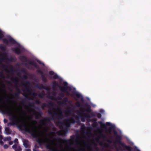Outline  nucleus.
Listing matches in <instances>:
<instances>
[{"instance_id":"1","label":"nucleus","mask_w":151,"mask_h":151,"mask_svg":"<svg viewBox=\"0 0 151 151\" xmlns=\"http://www.w3.org/2000/svg\"><path fill=\"white\" fill-rule=\"evenodd\" d=\"M68 99L64 98L61 101H57L55 102L58 105L56 104L53 101H50L47 104H43L41 105L42 109L45 108H48V112L50 115L49 118H44L40 120V123L41 127H43L45 131L52 130L56 131V129L52 124L51 120L54 121L57 123L61 130L56 132L59 135L65 136L68 132V128L70 126V124H74L75 121L74 118H70L64 119V115L60 106L63 105L66 106L67 105Z\"/></svg>"},{"instance_id":"2","label":"nucleus","mask_w":151,"mask_h":151,"mask_svg":"<svg viewBox=\"0 0 151 151\" xmlns=\"http://www.w3.org/2000/svg\"><path fill=\"white\" fill-rule=\"evenodd\" d=\"M85 128L84 125L81 126L82 134L78 135L75 139L78 150L73 148V151H104L109 148V144L104 141L107 138V136L103 133L102 130H99V134L96 136L97 132L95 131L94 134H92L91 132L92 128L88 127L90 134L92 137L90 141L84 134Z\"/></svg>"},{"instance_id":"3","label":"nucleus","mask_w":151,"mask_h":151,"mask_svg":"<svg viewBox=\"0 0 151 151\" xmlns=\"http://www.w3.org/2000/svg\"><path fill=\"white\" fill-rule=\"evenodd\" d=\"M23 78L25 80L19 79L17 77H12L11 79L12 81L14 84V87L16 90L18 95L21 93V90L23 92V96L25 97L24 101H21V103L23 104V106L27 110V112L35 116L36 119H38L42 114V112L40 110L38 111H35V103L33 102L32 103L27 101L28 105L24 104V101L27 100L28 101L33 100L37 104H39L40 102L39 99L37 98V93L34 92L33 90L31 88V84L30 82L27 81V76L24 75Z\"/></svg>"},{"instance_id":"4","label":"nucleus","mask_w":151,"mask_h":151,"mask_svg":"<svg viewBox=\"0 0 151 151\" xmlns=\"http://www.w3.org/2000/svg\"><path fill=\"white\" fill-rule=\"evenodd\" d=\"M13 116L16 121H19L22 122L23 127L25 130L31 134L32 135L37 139L38 143L40 145L45 144L46 147L51 151H58L57 147L54 146L52 140L45 136L43 133L42 132L41 134L38 133L35 129L34 127L30 124L25 123L22 120L18 119L16 116L13 115Z\"/></svg>"},{"instance_id":"5","label":"nucleus","mask_w":151,"mask_h":151,"mask_svg":"<svg viewBox=\"0 0 151 151\" xmlns=\"http://www.w3.org/2000/svg\"><path fill=\"white\" fill-rule=\"evenodd\" d=\"M52 86L53 87V91L52 92H50V88L48 87L43 86L42 85H39L38 86V88L40 89H45L47 91V94H46L45 92L42 91V92L41 93H39L38 96H37V98L39 99V98H45L46 97L47 99V96L48 95H52V94L55 92V91L57 90L58 88H59L61 91L64 92H65L67 95L68 96H69L70 94L69 92L70 91L72 90V88L71 87L68 86L66 87H64L61 86H59L57 82L55 81H54L52 83Z\"/></svg>"},{"instance_id":"6","label":"nucleus","mask_w":151,"mask_h":151,"mask_svg":"<svg viewBox=\"0 0 151 151\" xmlns=\"http://www.w3.org/2000/svg\"><path fill=\"white\" fill-rule=\"evenodd\" d=\"M122 132L119 129L117 128L114 124V144L116 143L118 145L116 150L118 151H132V148L129 146H128L122 142V137L120 134Z\"/></svg>"},{"instance_id":"7","label":"nucleus","mask_w":151,"mask_h":151,"mask_svg":"<svg viewBox=\"0 0 151 151\" xmlns=\"http://www.w3.org/2000/svg\"><path fill=\"white\" fill-rule=\"evenodd\" d=\"M90 111V109L89 108L86 109L85 108H81L80 110H76L75 111V113L72 114L73 117L75 118L76 122L78 124H81V122L80 120V118L82 122H84L86 121V119L87 118V121L88 122L91 121L92 122L93 119H90L91 116L89 114Z\"/></svg>"},{"instance_id":"8","label":"nucleus","mask_w":151,"mask_h":151,"mask_svg":"<svg viewBox=\"0 0 151 151\" xmlns=\"http://www.w3.org/2000/svg\"><path fill=\"white\" fill-rule=\"evenodd\" d=\"M0 63L3 64L4 63L7 65L4 66V71L7 73L12 74L14 72V70L12 66L8 64L10 62L14 61L15 60V58L12 56H8L6 53H1L0 54Z\"/></svg>"},{"instance_id":"9","label":"nucleus","mask_w":151,"mask_h":151,"mask_svg":"<svg viewBox=\"0 0 151 151\" xmlns=\"http://www.w3.org/2000/svg\"><path fill=\"white\" fill-rule=\"evenodd\" d=\"M3 41L6 44H8L9 43L13 44H16L15 45L16 47L13 48V50L17 54L21 53L24 50V48L20 44L17 43L9 36H7L6 38H4L3 40Z\"/></svg>"},{"instance_id":"10","label":"nucleus","mask_w":151,"mask_h":151,"mask_svg":"<svg viewBox=\"0 0 151 151\" xmlns=\"http://www.w3.org/2000/svg\"><path fill=\"white\" fill-rule=\"evenodd\" d=\"M69 104L70 105H67L66 108L64 110V117H68V116L70 115H71L72 117L73 118V117L72 116V114L73 113H75L76 114V113H75V111L76 110H75L76 109V106H74V104L72 103L71 101H68L67 102V104Z\"/></svg>"},{"instance_id":"11","label":"nucleus","mask_w":151,"mask_h":151,"mask_svg":"<svg viewBox=\"0 0 151 151\" xmlns=\"http://www.w3.org/2000/svg\"><path fill=\"white\" fill-rule=\"evenodd\" d=\"M52 96L50 95L47 96V99L49 100L50 101L56 102L57 101L62 100L64 96V94L61 93L58 96H56V93L54 92L52 94Z\"/></svg>"},{"instance_id":"12","label":"nucleus","mask_w":151,"mask_h":151,"mask_svg":"<svg viewBox=\"0 0 151 151\" xmlns=\"http://www.w3.org/2000/svg\"><path fill=\"white\" fill-rule=\"evenodd\" d=\"M19 58L21 61L27 67L29 68V65H32L36 68H38L37 64L36 63L33 61L28 60L24 56H21Z\"/></svg>"},{"instance_id":"13","label":"nucleus","mask_w":151,"mask_h":151,"mask_svg":"<svg viewBox=\"0 0 151 151\" xmlns=\"http://www.w3.org/2000/svg\"><path fill=\"white\" fill-rule=\"evenodd\" d=\"M99 123L107 134H111L112 128L113 127L111 125L110 123L107 122L106 124L101 123V122H100Z\"/></svg>"},{"instance_id":"14","label":"nucleus","mask_w":151,"mask_h":151,"mask_svg":"<svg viewBox=\"0 0 151 151\" xmlns=\"http://www.w3.org/2000/svg\"><path fill=\"white\" fill-rule=\"evenodd\" d=\"M4 110L6 112H9L10 109L4 101L3 99L0 97V110Z\"/></svg>"},{"instance_id":"15","label":"nucleus","mask_w":151,"mask_h":151,"mask_svg":"<svg viewBox=\"0 0 151 151\" xmlns=\"http://www.w3.org/2000/svg\"><path fill=\"white\" fill-rule=\"evenodd\" d=\"M74 95H75L77 98L81 99V101H82V103H83L84 101L83 98L81 95V94L79 93L74 91L73 92Z\"/></svg>"},{"instance_id":"16","label":"nucleus","mask_w":151,"mask_h":151,"mask_svg":"<svg viewBox=\"0 0 151 151\" xmlns=\"http://www.w3.org/2000/svg\"><path fill=\"white\" fill-rule=\"evenodd\" d=\"M49 74L51 75H53V78L54 79H56L57 78H58L59 79H60V78L59 77V76L56 74L55 73L52 71H51L49 72Z\"/></svg>"},{"instance_id":"17","label":"nucleus","mask_w":151,"mask_h":151,"mask_svg":"<svg viewBox=\"0 0 151 151\" xmlns=\"http://www.w3.org/2000/svg\"><path fill=\"white\" fill-rule=\"evenodd\" d=\"M75 99L77 101L75 103L76 106L78 107L80 109L79 110H80L81 108H83L81 107L82 105L80 103V102L78 101L77 99L76 98H75Z\"/></svg>"},{"instance_id":"18","label":"nucleus","mask_w":151,"mask_h":151,"mask_svg":"<svg viewBox=\"0 0 151 151\" xmlns=\"http://www.w3.org/2000/svg\"><path fill=\"white\" fill-rule=\"evenodd\" d=\"M23 145L25 147L27 148L29 146L28 141L27 140H24L23 141Z\"/></svg>"},{"instance_id":"19","label":"nucleus","mask_w":151,"mask_h":151,"mask_svg":"<svg viewBox=\"0 0 151 151\" xmlns=\"http://www.w3.org/2000/svg\"><path fill=\"white\" fill-rule=\"evenodd\" d=\"M96 119H93L92 120V122H93V123L92 124V125L93 128H96V127L97 124L96 121Z\"/></svg>"},{"instance_id":"20","label":"nucleus","mask_w":151,"mask_h":151,"mask_svg":"<svg viewBox=\"0 0 151 151\" xmlns=\"http://www.w3.org/2000/svg\"><path fill=\"white\" fill-rule=\"evenodd\" d=\"M5 133L8 135L11 134V132H10V129L9 127H6L5 128Z\"/></svg>"},{"instance_id":"21","label":"nucleus","mask_w":151,"mask_h":151,"mask_svg":"<svg viewBox=\"0 0 151 151\" xmlns=\"http://www.w3.org/2000/svg\"><path fill=\"white\" fill-rule=\"evenodd\" d=\"M40 73L42 74L41 77L42 78V80L44 82H46L47 81V78L45 77V76L43 75L42 72V71H40Z\"/></svg>"},{"instance_id":"22","label":"nucleus","mask_w":151,"mask_h":151,"mask_svg":"<svg viewBox=\"0 0 151 151\" xmlns=\"http://www.w3.org/2000/svg\"><path fill=\"white\" fill-rule=\"evenodd\" d=\"M61 141L62 143H64L67 145L68 144V141L67 140L62 139Z\"/></svg>"},{"instance_id":"23","label":"nucleus","mask_w":151,"mask_h":151,"mask_svg":"<svg viewBox=\"0 0 151 151\" xmlns=\"http://www.w3.org/2000/svg\"><path fill=\"white\" fill-rule=\"evenodd\" d=\"M11 139V137H5L4 139V141H9Z\"/></svg>"},{"instance_id":"24","label":"nucleus","mask_w":151,"mask_h":151,"mask_svg":"<svg viewBox=\"0 0 151 151\" xmlns=\"http://www.w3.org/2000/svg\"><path fill=\"white\" fill-rule=\"evenodd\" d=\"M20 111H19V114H20V117H21V115H22V114H24V112L23 111L22 107L21 106H20Z\"/></svg>"},{"instance_id":"25","label":"nucleus","mask_w":151,"mask_h":151,"mask_svg":"<svg viewBox=\"0 0 151 151\" xmlns=\"http://www.w3.org/2000/svg\"><path fill=\"white\" fill-rule=\"evenodd\" d=\"M49 134L52 137H55V132H49Z\"/></svg>"},{"instance_id":"26","label":"nucleus","mask_w":151,"mask_h":151,"mask_svg":"<svg viewBox=\"0 0 151 151\" xmlns=\"http://www.w3.org/2000/svg\"><path fill=\"white\" fill-rule=\"evenodd\" d=\"M0 49L2 51H4L5 50V47L4 45H0Z\"/></svg>"},{"instance_id":"27","label":"nucleus","mask_w":151,"mask_h":151,"mask_svg":"<svg viewBox=\"0 0 151 151\" xmlns=\"http://www.w3.org/2000/svg\"><path fill=\"white\" fill-rule=\"evenodd\" d=\"M2 136L0 134V144H1L2 145H3L4 144V142L2 140Z\"/></svg>"},{"instance_id":"28","label":"nucleus","mask_w":151,"mask_h":151,"mask_svg":"<svg viewBox=\"0 0 151 151\" xmlns=\"http://www.w3.org/2000/svg\"><path fill=\"white\" fill-rule=\"evenodd\" d=\"M22 149V148L19 146H18L15 149V151H21Z\"/></svg>"},{"instance_id":"29","label":"nucleus","mask_w":151,"mask_h":151,"mask_svg":"<svg viewBox=\"0 0 151 151\" xmlns=\"http://www.w3.org/2000/svg\"><path fill=\"white\" fill-rule=\"evenodd\" d=\"M4 36V34L3 32L0 30V39H1Z\"/></svg>"},{"instance_id":"30","label":"nucleus","mask_w":151,"mask_h":151,"mask_svg":"<svg viewBox=\"0 0 151 151\" xmlns=\"http://www.w3.org/2000/svg\"><path fill=\"white\" fill-rule=\"evenodd\" d=\"M18 146H17L16 145H14L12 146V147L13 149H14L15 150V149H16V148Z\"/></svg>"},{"instance_id":"31","label":"nucleus","mask_w":151,"mask_h":151,"mask_svg":"<svg viewBox=\"0 0 151 151\" xmlns=\"http://www.w3.org/2000/svg\"><path fill=\"white\" fill-rule=\"evenodd\" d=\"M14 143L18 144V139H15L14 140Z\"/></svg>"},{"instance_id":"32","label":"nucleus","mask_w":151,"mask_h":151,"mask_svg":"<svg viewBox=\"0 0 151 151\" xmlns=\"http://www.w3.org/2000/svg\"><path fill=\"white\" fill-rule=\"evenodd\" d=\"M8 146L7 145L5 144L4 145V147L5 149H7L8 148Z\"/></svg>"},{"instance_id":"33","label":"nucleus","mask_w":151,"mask_h":151,"mask_svg":"<svg viewBox=\"0 0 151 151\" xmlns=\"http://www.w3.org/2000/svg\"><path fill=\"white\" fill-rule=\"evenodd\" d=\"M63 85L65 86H66L68 85V83L66 81H64L63 82Z\"/></svg>"},{"instance_id":"34","label":"nucleus","mask_w":151,"mask_h":151,"mask_svg":"<svg viewBox=\"0 0 151 151\" xmlns=\"http://www.w3.org/2000/svg\"><path fill=\"white\" fill-rule=\"evenodd\" d=\"M101 115L100 113L98 114L97 115V116L98 118H100L101 117Z\"/></svg>"},{"instance_id":"35","label":"nucleus","mask_w":151,"mask_h":151,"mask_svg":"<svg viewBox=\"0 0 151 151\" xmlns=\"http://www.w3.org/2000/svg\"><path fill=\"white\" fill-rule=\"evenodd\" d=\"M37 62L39 63H40V64H42V65H44V66L45 65L43 63H42L41 62H40V61L39 60H37Z\"/></svg>"},{"instance_id":"36","label":"nucleus","mask_w":151,"mask_h":151,"mask_svg":"<svg viewBox=\"0 0 151 151\" xmlns=\"http://www.w3.org/2000/svg\"><path fill=\"white\" fill-rule=\"evenodd\" d=\"M13 141H9V144L10 145H12L13 144Z\"/></svg>"},{"instance_id":"37","label":"nucleus","mask_w":151,"mask_h":151,"mask_svg":"<svg viewBox=\"0 0 151 151\" xmlns=\"http://www.w3.org/2000/svg\"><path fill=\"white\" fill-rule=\"evenodd\" d=\"M4 121L5 123H6L7 122V120L5 119H4Z\"/></svg>"},{"instance_id":"38","label":"nucleus","mask_w":151,"mask_h":151,"mask_svg":"<svg viewBox=\"0 0 151 151\" xmlns=\"http://www.w3.org/2000/svg\"><path fill=\"white\" fill-rule=\"evenodd\" d=\"M12 125V124L11 122H9L8 124V125L9 126V125Z\"/></svg>"},{"instance_id":"39","label":"nucleus","mask_w":151,"mask_h":151,"mask_svg":"<svg viewBox=\"0 0 151 151\" xmlns=\"http://www.w3.org/2000/svg\"><path fill=\"white\" fill-rule=\"evenodd\" d=\"M1 127L0 126V134H1Z\"/></svg>"},{"instance_id":"40","label":"nucleus","mask_w":151,"mask_h":151,"mask_svg":"<svg viewBox=\"0 0 151 151\" xmlns=\"http://www.w3.org/2000/svg\"><path fill=\"white\" fill-rule=\"evenodd\" d=\"M104 111H103V110H101V112L102 113H103Z\"/></svg>"},{"instance_id":"41","label":"nucleus","mask_w":151,"mask_h":151,"mask_svg":"<svg viewBox=\"0 0 151 151\" xmlns=\"http://www.w3.org/2000/svg\"><path fill=\"white\" fill-rule=\"evenodd\" d=\"M26 151H31V150L30 149H27L26 150Z\"/></svg>"},{"instance_id":"42","label":"nucleus","mask_w":151,"mask_h":151,"mask_svg":"<svg viewBox=\"0 0 151 151\" xmlns=\"http://www.w3.org/2000/svg\"><path fill=\"white\" fill-rule=\"evenodd\" d=\"M33 151H37V150L35 148L33 149Z\"/></svg>"},{"instance_id":"43","label":"nucleus","mask_w":151,"mask_h":151,"mask_svg":"<svg viewBox=\"0 0 151 151\" xmlns=\"http://www.w3.org/2000/svg\"><path fill=\"white\" fill-rule=\"evenodd\" d=\"M92 105L93 107H95V105H94L93 104H92Z\"/></svg>"},{"instance_id":"44","label":"nucleus","mask_w":151,"mask_h":151,"mask_svg":"<svg viewBox=\"0 0 151 151\" xmlns=\"http://www.w3.org/2000/svg\"><path fill=\"white\" fill-rule=\"evenodd\" d=\"M35 148H36V147H37V145H35Z\"/></svg>"},{"instance_id":"45","label":"nucleus","mask_w":151,"mask_h":151,"mask_svg":"<svg viewBox=\"0 0 151 151\" xmlns=\"http://www.w3.org/2000/svg\"><path fill=\"white\" fill-rule=\"evenodd\" d=\"M137 151H140L139 150V149H137Z\"/></svg>"},{"instance_id":"46","label":"nucleus","mask_w":151,"mask_h":151,"mask_svg":"<svg viewBox=\"0 0 151 151\" xmlns=\"http://www.w3.org/2000/svg\"><path fill=\"white\" fill-rule=\"evenodd\" d=\"M72 144H73V141L71 143Z\"/></svg>"},{"instance_id":"47","label":"nucleus","mask_w":151,"mask_h":151,"mask_svg":"<svg viewBox=\"0 0 151 151\" xmlns=\"http://www.w3.org/2000/svg\"><path fill=\"white\" fill-rule=\"evenodd\" d=\"M91 115H92V116H94L93 114L92 113L91 114Z\"/></svg>"},{"instance_id":"48","label":"nucleus","mask_w":151,"mask_h":151,"mask_svg":"<svg viewBox=\"0 0 151 151\" xmlns=\"http://www.w3.org/2000/svg\"><path fill=\"white\" fill-rule=\"evenodd\" d=\"M87 99H88L89 100V98H87Z\"/></svg>"}]
</instances>
